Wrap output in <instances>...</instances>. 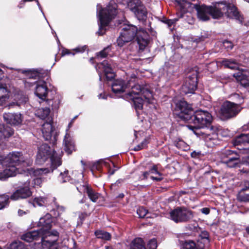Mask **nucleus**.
<instances>
[{
	"mask_svg": "<svg viewBox=\"0 0 249 249\" xmlns=\"http://www.w3.org/2000/svg\"><path fill=\"white\" fill-rule=\"evenodd\" d=\"M221 64L225 67L232 70L238 69L239 63L234 59H225L221 61Z\"/></svg>",
	"mask_w": 249,
	"mask_h": 249,
	"instance_id": "nucleus-29",
	"label": "nucleus"
},
{
	"mask_svg": "<svg viewBox=\"0 0 249 249\" xmlns=\"http://www.w3.org/2000/svg\"><path fill=\"white\" fill-rule=\"evenodd\" d=\"M201 212L202 213L205 214H208L210 212V210L208 208H203L201 209Z\"/></svg>",
	"mask_w": 249,
	"mask_h": 249,
	"instance_id": "nucleus-60",
	"label": "nucleus"
},
{
	"mask_svg": "<svg viewBox=\"0 0 249 249\" xmlns=\"http://www.w3.org/2000/svg\"><path fill=\"white\" fill-rule=\"evenodd\" d=\"M84 192L86 193L89 199L94 202H96L97 199L100 197V195L96 192L89 185H86L83 186Z\"/></svg>",
	"mask_w": 249,
	"mask_h": 249,
	"instance_id": "nucleus-25",
	"label": "nucleus"
},
{
	"mask_svg": "<svg viewBox=\"0 0 249 249\" xmlns=\"http://www.w3.org/2000/svg\"><path fill=\"white\" fill-rule=\"evenodd\" d=\"M249 190V181L245 182V188L243 189V191Z\"/></svg>",
	"mask_w": 249,
	"mask_h": 249,
	"instance_id": "nucleus-62",
	"label": "nucleus"
},
{
	"mask_svg": "<svg viewBox=\"0 0 249 249\" xmlns=\"http://www.w3.org/2000/svg\"><path fill=\"white\" fill-rule=\"evenodd\" d=\"M8 196L5 195L0 196V210L4 208L8 204Z\"/></svg>",
	"mask_w": 249,
	"mask_h": 249,
	"instance_id": "nucleus-41",
	"label": "nucleus"
},
{
	"mask_svg": "<svg viewBox=\"0 0 249 249\" xmlns=\"http://www.w3.org/2000/svg\"><path fill=\"white\" fill-rule=\"evenodd\" d=\"M112 90L115 93H121L124 91L126 88H130L131 90L125 95L128 100L132 101L134 107L138 113L143 107L144 101L151 103L153 99V93L147 87H142L138 83V78L132 76L126 85L120 79L115 80L111 85Z\"/></svg>",
	"mask_w": 249,
	"mask_h": 249,
	"instance_id": "nucleus-1",
	"label": "nucleus"
},
{
	"mask_svg": "<svg viewBox=\"0 0 249 249\" xmlns=\"http://www.w3.org/2000/svg\"><path fill=\"white\" fill-rule=\"evenodd\" d=\"M17 101L16 102H12L10 103L9 105V108H10L11 107L17 105L18 106H20L21 105H22L23 104H26L28 101V97L25 95H18V96L16 97Z\"/></svg>",
	"mask_w": 249,
	"mask_h": 249,
	"instance_id": "nucleus-30",
	"label": "nucleus"
},
{
	"mask_svg": "<svg viewBox=\"0 0 249 249\" xmlns=\"http://www.w3.org/2000/svg\"><path fill=\"white\" fill-rule=\"evenodd\" d=\"M110 51V48L109 47H107L105 48H104L102 51L99 52L97 54V57L98 58H104L106 57L108 53Z\"/></svg>",
	"mask_w": 249,
	"mask_h": 249,
	"instance_id": "nucleus-42",
	"label": "nucleus"
},
{
	"mask_svg": "<svg viewBox=\"0 0 249 249\" xmlns=\"http://www.w3.org/2000/svg\"><path fill=\"white\" fill-rule=\"evenodd\" d=\"M48 92V89L45 81L37 82L35 90L36 95L40 99L46 98Z\"/></svg>",
	"mask_w": 249,
	"mask_h": 249,
	"instance_id": "nucleus-21",
	"label": "nucleus"
},
{
	"mask_svg": "<svg viewBox=\"0 0 249 249\" xmlns=\"http://www.w3.org/2000/svg\"><path fill=\"white\" fill-rule=\"evenodd\" d=\"M148 172H149L150 174H156V175H159V177H154V176H151V178L154 180H156V181H160L162 179V178L161 177L162 176V174L160 173L159 171H158V166L157 165H154L152 166V168H151L148 171Z\"/></svg>",
	"mask_w": 249,
	"mask_h": 249,
	"instance_id": "nucleus-33",
	"label": "nucleus"
},
{
	"mask_svg": "<svg viewBox=\"0 0 249 249\" xmlns=\"http://www.w3.org/2000/svg\"><path fill=\"white\" fill-rule=\"evenodd\" d=\"M50 112V108L46 107L38 109L36 111V114L41 119H45L49 116Z\"/></svg>",
	"mask_w": 249,
	"mask_h": 249,
	"instance_id": "nucleus-32",
	"label": "nucleus"
},
{
	"mask_svg": "<svg viewBox=\"0 0 249 249\" xmlns=\"http://www.w3.org/2000/svg\"><path fill=\"white\" fill-rule=\"evenodd\" d=\"M116 67V64L112 61L105 60L102 63L98 64L96 66V70L98 71L99 79L101 80V72L98 71L99 69H102L105 73L107 80H111L115 77V73L113 71V69Z\"/></svg>",
	"mask_w": 249,
	"mask_h": 249,
	"instance_id": "nucleus-14",
	"label": "nucleus"
},
{
	"mask_svg": "<svg viewBox=\"0 0 249 249\" xmlns=\"http://www.w3.org/2000/svg\"><path fill=\"white\" fill-rule=\"evenodd\" d=\"M222 162L229 168L241 167V160L239 156L236 152L226 150L223 151L221 155Z\"/></svg>",
	"mask_w": 249,
	"mask_h": 249,
	"instance_id": "nucleus-11",
	"label": "nucleus"
},
{
	"mask_svg": "<svg viewBox=\"0 0 249 249\" xmlns=\"http://www.w3.org/2000/svg\"><path fill=\"white\" fill-rule=\"evenodd\" d=\"M3 119L7 123L14 125L20 124L22 121L20 113H5L3 114Z\"/></svg>",
	"mask_w": 249,
	"mask_h": 249,
	"instance_id": "nucleus-20",
	"label": "nucleus"
},
{
	"mask_svg": "<svg viewBox=\"0 0 249 249\" xmlns=\"http://www.w3.org/2000/svg\"><path fill=\"white\" fill-rule=\"evenodd\" d=\"M53 128L51 122H46L42 125V135L46 141L51 139L53 135Z\"/></svg>",
	"mask_w": 249,
	"mask_h": 249,
	"instance_id": "nucleus-23",
	"label": "nucleus"
},
{
	"mask_svg": "<svg viewBox=\"0 0 249 249\" xmlns=\"http://www.w3.org/2000/svg\"><path fill=\"white\" fill-rule=\"evenodd\" d=\"M233 75L243 87H249V71H239Z\"/></svg>",
	"mask_w": 249,
	"mask_h": 249,
	"instance_id": "nucleus-19",
	"label": "nucleus"
},
{
	"mask_svg": "<svg viewBox=\"0 0 249 249\" xmlns=\"http://www.w3.org/2000/svg\"><path fill=\"white\" fill-rule=\"evenodd\" d=\"M9 177L7 172L5 170H3L2 172H0V180H5Z\"/></svg>",
	"mask_w": 249,
	"mask_h": 249,
	"instance_id": "nucleus-54",
	"label": "nucleus"
},
{
	"mask_svg": "<svg viewBox=\"0 0 249 249\" xmlns=\"http://www.w3.org/2000/svg\"><path fill=\"white\" fill-rule=\"evenodd\" d=\"M137 213L140 218H148V210L143 207H139L137 210Z\"/></svg>",
	"mask_w": 249,
	"mask_h": 249,
	"instance_id": "nucleus-39",
	"label": "nucleus"
},
{
	"mask_svg": "<svg viewBox=\"0 0 249 249\" xmlns=\"http://www.w3.org/2000/svg\"><path fill=\"white\" fill-rule=\"evenodd\" d=\"M53 206L54 208L51 212L53 213V214L55 217H59L65 211V208L58 204V203L56 201L55 198H53Z\"/></svg>",
	"mask_w": 249,
	"mask_h": 249,
	"instance_id": "nucleus-27",
	"label": "nucleus"
},
{
	"mask_svg": "<svg viewBox=\"0 0 249 249\" xmlns=\"http://www.w3.org/2000/svg\"><path fill=\"white\" fill-rule=\"evenodd\" d=\"M184 249H204L203 248L198 249L196 243L191 240L186 241L183 245Z\"/></svg>",
	"mask_w": 249,
	"mask_h": 249,
	"instance_id": "nucleus-40",
	"label": "nucleus"
},
{
	"mask_svg": "<svg viewBox=\"0 0 249 249\" xmlns=\"http://www.w3.org/2000/svg\"><path fill=\"white\" fill-rule=\"evenodd\" d=\"M138 44L139 45L140 50H143L146 46L148 45V40L147 37H143L142 36H138L137 38Z\"/></svg>",
	"mask_w": 249,
	"mask_h": 249,
	"instance_id": "nucleus-35",
	"label": "nucleus"
},
{
	"mask_svg": "<svg viewBox=\"0 0 249 249\" xmlns=\"http://www.w3.org/2000/svg\"><path fill=\"white\" fill-rule=\"evenodd\" d=\"M200 155V152H196L195 151L192 152L191 154V157L194 158H198Z\"/></svg>",
	"mask_w": 249,
	"mask_h": 249,
	"instance_id": "nucleus-57",
	"label": "nucleus"
},
{
	"mask_svg": "<svg viewBox=\"0 0 249 249\" xmlns=\"http://www.w3.org/2000/svg\"><path fill=\"white\" fill-rule=\"evenodd\" d=\"M95 235L97 238L105 240H109L111 238L110 234L104 231H97L95 232Z\"/></svg>",
	"mask_w": 249,
	"mask_h": 249,
	"instance_id": "nucleus-34",
	"label": "nucleus"
},
{
	"mask_svg": "<svg viewBox=\"0 0 249 249\" xmlns=\"http://www.w3.org/2000/svg\"><path fill=\"white\" fill-rule=\"evenodd\" d=\"M197 88V74L194 73L189 74L186 78L183 89L184 91L187 93H193Z\"/></svg>",
	"mask_w": 249,
	"mask_h": 249,
	"instance_id": "nucleus-16",
	"label": "nucleus"
},
{
	"mask_svg": "<svg viewBox=\"0 0 249 249\" xmlns=\"http://www.w3.org/2000/svg\"><path fill=\"white\" fill-rule=\"evenodd\" d=\"M87 49V47L86 46L82 47H77L76 48L75 50L77 53H82L84 52L86 49Z\"/></svg>",
	"mask_w": 249,
	"mask_h": 249,
	"instance_id": "nucleus-58",
	"label": "nucleus"
},
{
	"mask_svg": "<svg viewBox=\"0 0 249 249\" xmlns=\"http://www.w3.org/2000/svg\"><path fill=\"white\" fill-rule=\"evenodd\" d=\"M93 168H95L96 169L99 170L100 167V161H98L94 163V164L93 165Z\"/></svg>",
	"mask_w": 249,
	"mask_h": 249,
	"instance_id": "nucleus-61",
	"label": "nucleus"
},
{
	"mask_svg": "<svg viewBox=\"0 0 249 249\" xmlns=\"http://www.w3.org/2000/svg\"><path fill=\"white\" fill-rule=\"evenodd\" d=\"M65 150L68 154H71L74 150V144L70 134L66 133L64 139Z\"/></svg>",
	"mask_w": 249,
	"mask_h": 249,
	"instance_id": "nucleus-24",
	"label": "nucleus"
},
{
	"mask_svg": "<svg viewBox=\"0 0 249 249\" xmlns=\"http://www.w3.org/2000/svg\"><path fill=\"white\" fill-rule=\"evenodd\" d=\"M239 104L226 101L222 105L220 110V117L222 120H227L235 117L242 110Z\"/></svg>",
	"mask_w": 249,
	"mask_h": 249,
	"instance_id": "nucleus-8",
	"label": "nucleus"
},
{
	"mask_svg": "<svg viewBox=\"0 0 249 249\" xmlns=\"http://www.w3.org/2000/svg\"><path fill=\"white\" fill-rule=\"evenodd\" d=\"M170 216L177 223H186L194 217V212L185 207H177L170 212Z\"/></svg>",
	"mask_w": 249,
	"mask_h": 249,
	"instance_id": "nucleus-9",
	"label": "nucleus"
},
{
	"mask_svg": "<svg viewBox=\"0 0 249 249\" xmlns=\"http://www.w3.org/2000/svg\"><path fill=\"white\" fill-rule=\"evenodd\" d=\"M193 112L192 107L186 101L180 100L176 104L174 114L181 120L186 122L190 121Z\"/></svg>",
	"mask_w": 249,
	"mask_h": 249,
	"instance_id": "nucleus-10",
	"label": "nucleus"
},
{
	"mask_svg": "<svg viewBox=\"0 0 249 249\" xmlns=\"http://www.w3.org/2000/svg\"><path fill=\"white\" fill-rule=\"evenodd\" d=\"M148 143V142L147 140L145 139L140 144H138L134 148V150L137 151L144 148L145 147H146Z\"/></svg>",
	"mask_w": 249,
	"mask_h": 249,
	"instance_id": "nucleus-47",
	"label": "nucleus"
},
{
	"mask_svg": "<svg viewBox=\"0 0 249 249\" xmlns=\"http://www.w3.org/2000/svg\"><path fill=\"white\" fill-rule=\"evenodd\" d=\"M232 142L233 145L235 146L242 145L246 146L247 144H249V134H242L239 136L236 137L232 140ZM242 148L244 149L249 150V147H243Z\"/></svg>",
	"mask_w": 249,
	"mask_h": 249,
	"instance_id": "nucleus-22",
	"label": "nucleus"
},
{
	"mask_svg": "<svg viewBox=\"0 0 249 249\" xmlns=\"http://www.w3.org/2000/svg\"><path fill=\"white\" fill-rule=\"evenodd\" d=\"M68 170H65L64 172H61L58 177V180L61 183L66 182L71 179V177L68 175Z\"/></svg>",
	"mask_w": 249,
	"mask_h": 249,
	"instance_id": "nucleus-36",
	"label": "nucleus"
},
{
	"mask_svg": "<svg viewBox=\"0 0 249 249\" xmlns=\"http://www.w3.org/2000/svg\"><path fill=\"white\" fill-rule=\"evenodd\" d=\"M175 145L178 149L184 151L186 150L188 147V145L183 141L182 140H179L176 142Z\"/></svg>",
	"mask_w": 249,
	"mask_h": 249,
	"instance_id": "nucleus-44",
	"label": "nucleus"
},
{
	"mask_svg": "<svg viewBox=\"0 0 249 249\" xmlns=\"http://www.w3.org/2000/svg\"><path fill=\"white\" fill-rule=\"evenodd\" d=\"M123 180L122 179H119L117 180L116 182L112 184L110 186L111 189L115 190L117 187H119L121 183L123 182Z\"/></svg>",
	"mask_w": 249,
	"mask_h": 249,
	"instance_id": "nucleus-52",
	"label": "nucleus"
},
{
	"mask_svg": "<svg viewBox=\"0 0 249 249\" xmlns=\"http://www.w3.org/2000/svg\"><path fill=\"white\" fill-rule=\"evenodd\" d=\"M87 214L85 213H82L79 215V218L81 221H83L85 218Z\"/></svg>",
	"mask_w": 249,
	"mask_h": 249,
	"instance_id": "nucleus-63",
	"label": "nucleus"
},
{
	"mask_svg": "<svg viewBox=\"0 0 249 249\" xmlns=\"http://www.w3.org/2000/svg\"><path fill=\"white\" fill-rule=\"evenodd\" d=\"M13 134V131L11 127L0 124V141L9 137Z\"/></svg>",
	"mask_w": 249,
	"mask_h": 249,
	"instance_id": "nucleus-26",
	"label": "nucleus"
},
{
	"mask_svg": "<svg viewBox=\"0 0 249 249\" xmlns=\"http://www.w3.org/2000/svg\"><path fill=\"white\" fill-rule=\"evenodd\" d=\"M239 172L240 173L247 174L249 172V169H240V170H239Z\"/></svg>",
	"mask_w": 249,
	"mask_h": 249,
	"instance_id": "nucleus-64",
	"label": "nucleus"
},
{
	"mask_svg": "<svg viewBox=\"0 0 249 249\" xmlns=\"http://www.w3.org/2000/svg\"><path fill=\"white\" fill-rule=\"evenodd\" d=\"M150 175V173L148 171L143 172L142 175L140 177V179L141 180H145L147 179L148 177Z\"/></svg>",
	"mask_w": 249,
	"mask_h": 249,
	"instance_id": "nucleus-56",
	"label": "nucleus"
},
{
	"mask_svg": "<svg viewBox=\"0 0 249 249\" xmlns=\"http://www.w3.org/2000/svg\"><path fill=\"white\" fill-rule=\"evenodd\" d=\"M59 233L55 231L54 234V239L50 240L48 239V237H44L40 235L39 231H33L28 232L21 236V239L27 242H31L34 240H37L40 238H41V243L43 248H49V249H59L57 244V241L58 239ZM51 236L49 235V237Z\"/></svg>",
	"mask_w": 249,
	"mask_h": 249,
	"instance_id": "nucleus-6",
	"label": "nucleus"
},
{
	"mask_svg": "<svg viewBox=\"0 0 249 249\" xmlns=\"http://www.w3.org/2000/svg\"><path fill=\"white\" fill-rule=\"evenodd\" d=\"M47 102L49 105L51 106L52 109H56L59 107L60 101L58 97H55L53 100H48Z\"/></svg>",
	"mask_w": 249,
	"mask_h": 249,
	"instance_id": "nucleus-37",
	"label": "nucleus"
},
{
	"mask_svg": "<svg viewBox=\"0 0 249 249\" xmlns=\"http://www.w3.org/2000/svg\"><path fill=\"white\" fill-rule=\"evenodd\" d=\"M30 181L28 180L24 183L23 187L19 188L11 196L10 199L17 200L19 199H24L32 196V192L30 189Z\"/></svg>",
	"mask_w": 249,
	"mask_h": 249,
	"instance_id": "nucleus-15",
	"label": "nucleus"
},
{
	"mask_svg": "<svg viewBox=\"0 0 249 249\" xmlns=\"http://www.w3.org/2000/svg\"><path fill=\"white\" fill-rule=\"evenodd\" d=\"M129 249H146L142 239L141 238L134 239L130 245Z\"/></svg>",
	"mask_w": 249,
	"mask_h": 249,
	"instance_id": "nucleus-28",
	"label": "nucleus"
},
{
	"mask_svg": "<svg viewBox=\"0 0 249 249\" xmlns=\"http://www.w3.org/2000/svg\"><path fill=\"white\" fill-rule=\"evenodd\" d=\"M9 96H2L0 97V106H3L8 100Z\"/></svg>",
	"mask_w": 249,
	"mask_h": 249,
	"instance_id": "nucleus-55",
	"label": "nucleus"
},
{
	"mask_svg": "<svg viewBox=\"0 0 249 249\" xmlns=\"http://www.w3.org/2000/svg\"><path fill=\"white\" fill-rule=\"evenodd\" d=\"M48 198L44 197L35 198L34 200V205L37 204L39 206H46L48 204Z\"/></svg>",
	"mask_w": 249,
	"mask_h": 249,
	"instance_id": "nucleus-38",
	"label": "nucleus"
},
{
	"mask_svg": "<svg viewBox=\"0 0 249 249\" xmlns=\"http://www.w3.org/2000/svg\"><path fill=\"white\" fill-rule=\"evenodd\" d=\"M5 166V170L7 172L9 177L15 176L19 173L18 168L14 165H3Z\"/></svg>",
	"mask_w": 249,
	"mask_h": 249,
	"instance_id": "nucleus-31",
	"label": "nucleus"
},
{
	"mask_svg": "<svg viewBox=\"0 0 249 249\" xmlns=\"http://www.w3.org/2000/svg\"><path fill=\"white\" fill-rule=\"evenodd\" d=\"M121 31L117 39L118 46L123 47L135 38L138 31L137 27L131 24L123 23L121 26Z\"/></svg>",
	"mask_w": 249,
	"mask_h": 249,
	"instance_id": "nucleus-7",
	"label": "nucleus"
},
{
	"mask_svg": "<svg viewBox=\"0 0 249 249\" xmlns=\"http://www.w3.org/2000/svg\"><path fill=\"white\" fill-rule=\"evenodd\" d=\"M197 11V17L203 21L210 19V16L213 18H218L225 14L228 18L239 21L240 23L243 21V17L240 15L237 8L231 4H227L225 2H219L214 7L205 5H193Z\"/></svg>",
	"mask_w": 249,
	"mask_h": 249,
	"instance_id": "nucleus-2",
	"label": "nucleus"
},
{
	"mask_svg": "<svg viewBox=\"0 0 249 249\" xmlns=\"http://www.w3.org/2000/svg\"><path fill=\"white\" fill-rule=\"evenodd\" d=\"M9 91L5 84H0V97L2 96H9Z\"/></svg>",
	"mask_w": 249,
	"mask_h": 249,
	"instance_id": "nucleus-43",
	"label": "nucleus"
},
{
	"mask_svg": "<svg viewBox=\"0 0 249 249\" xmlns=\"http://www.w3.org/2000/svg\"><path fill=\"white\" fill-rule=\"evenodd\" d=\"M51 171L48 168H37L34 170V175L35 176H39L33 180V184L35 186L41 187L43 182L46 181V178L43 177V175L49 173Z\"/></svg>",
	"mask_w": 249,
	"mask_h": 249,
	"instance_id": "nucleus-18",
	"label": "nucleus"
},
{
	"mask_svg": "<svg viewBox=\"0 0 249 249\" xmlns=\"http://www.w3.org/2000/svg\"><path fill=\"white\" fill-rule=\"evenodd\" d=\"M179 8V6H177V8L178 10H179V12H177V16H178V18H175L173 19H167V20H166L164 22L167 24L169 27L172 26V25H173L174 24H175L177 21H178V19L180 18V15L179 14H178V13H180L181 12V11L178 8Z\"/></svg>",
	"mask_w": 249,
	"mask_h": 249,
	"instance_id": "nucleus-45",
	"label": "nucleus"
},
{
	"mask_svg": "<svg viewBox=\"0 0 249 249\" xmlns=\"http://www.w3.org/2000/svg\"><path fill=\"white\" fill-rule=\"evenodd\" d=\"M39 73L37 71H34L33 72H31V71L28 72V75L29 76V78H33L35 79H36L38 77H39Z\"/></svg>",
	"mask_w": 249,
	"mask_h": 249,
	"instance_id": "nucleus-50",
	"label": "nucleus"
},
{
	"mask_svg": "<svg viewBox=\"0 0 249 249\" xmlns=\"http://www.w3.org/2000/svg\"><path fill=\"white\" fill-rule=\"evenodd\" d=\"M50 147L46 143L42 144L38 148V153L36 155V162L39 164H43L46 160L50 158L51 161V172H52L57 167L59 166L62 161L60 158L57 156L55 151L51 154Z\"/></svg>",
	"mask_w": 249,
	"mask_h": 249,
	"instance_id": "nucleus-5",
	"label": "nucleus"
},
{
	"mask_svg": "<svg viewBox=\"0 0 249 249\" xmlns=\"http://www.w3.org/2000/svg\"><path fill=\"white\" fill-rule=\"evenodd\" d=\"M201 236L202 237V239H207V240H208L209 234L207 231H205L202 232L201 233Z\"/></svg>",
	"mask_w": 249,
	"mask_h": 249,
	"instance_id": "nucleus-59",
	"label": "nucleus"
},
{
	"mask_svg": "<svg viewBox=\"0 0 249 249\" xmlns=\"http://www.w3.org/2000/svg\"><path fill=\"white\" fill-rule=\"evenodd\" d=\"M52 216L49 213L46 214L44 216L41 217L38 222L37 226L41 227L40 229L37 230L39 231L40 235L44 237H50L48 239L53 240L54 239V234L56 231H53V233H50L49 230L52 227Z\"/></svg>",
	"mask_w": 249,
	"mask_h": 249,
	"instance_id": "nucleus-12",
	"label": "nucleus"
},
{
	"mask_svg": "<svg viewBox=\"0 0 249 249\" xmlns=\"http://www.w3.org/2000/svg\"><path fill=\"white\" fill-rule=\"evenodd\" d=\"M238 199L240 201L247 202L249 201V194H240L238 196Z\"/></svg>",
	"mask_w": 249,
	"mask_h": 249,
	"instance_id": "nucleus-48",
	"label": "nucleus"
},
{
	"mask_svg": "<svg viewBox=\"0 0 249 249\" xmlns=\"http://www.w3.org/2000/svg\"><path fill=\"white\" fill-rule=\"evenodd\" d=\"M130 54H127V52L126 51H123L120 54V57L124 61H126L129 57Z\"/></svg>",
	"mask_w": 249,
	"mask_h": 249,
	"instance_id": "nucleus-53",
	"label": "nucleus"
},
{
	"mask_svg": "<svg viewBox=\"0 0 249 249\" xmlns=\"http://www.w3.org/2000/svg\"><path fill=\"white\" fill-rule=\"evenodd\" d=\"M23 161V158L19 152H12L9 153L6 157H3L2 165H11L17 167Z\"/></svg>",
	"mask_w": 249,
	"mask_h": 249,
	"instance_id": "nucleus-17",
	"label": "nucleus"
},
{
	"mask_svg": "<svg viewBox=\"0 0 249 249\" xmlns=\"http://www.w3.org/2000/svg\"><path fill=\"white\" fill-rule=\"evenodd\" d=\"M149 249H156L157 247V240L155 239L150 240L148 244Z\"/></svg>",
	"mask_w": 249,
	"mask_h": 249,
	"instance_id": "nucleus-49",
	"label": "nucleus"
},
{
	"mask_svg": "<svg viewBox=\"0 0 249 249\" xmlns=\"http://www.w3.org/2000/svg\"><path fill=\"white\" fill-rule=\"evenodd\" d=\"M127 6L138 20H145L147 17L145 7L140 0H129Z\"/></svg>",
	"mask_w": 249,
	"mask_h": 249,
	"instance_id": "nucleus-13",
	"label": "nucleus"
},
{
	"mask_svg": "<svg viewBox=\"0 0 249 249\" xmlns=\"http://www.w3.org/2000/svg\"><path fill=\"white\" fill-rule=\"evenodd\" d=\"M21 243L20 241H14L9 245L8 249H21Z\"/></svg>",
	"mask_w": 249,
	"mask_h": 249,
	"instance_id": "nucleus-46",
	"label": "nucleus"
},
{
	"mask_svg": "<svg viewBox=\"0 0 249 249\" xmlns=\"http://www.w3.org/2000/svg\"><path fill=\"white\" fill-rule=\"evenodd\" d=\"M213 120L212 115L208 111L203 110H197L193 112L192 119L188 121L193 123L194 125H188V128L193 131L195 134H197L196 130L199 129L207 127L211 130L213 129L212 126H210Z\"/></svg>",
	"mask_w": 249,
	"mask_h": 249,
	"instance_id": "nucleus-4",
	"label": "nucleus"
},
{
	"mask_svg": "<svg viewBox=\"0 0 249 249\" xmlns=\"http://www.w3.org/2000/svg\"><path fill=\"white\" fill-rule=\"evenodd\" d=\"M118 14L117 4L113 0L109 1L108 5L102 8L99 12L100 20L99 28L97 32L99 35H103L105 33V28L114 19Z\"/></svg>",
	"mask_w": 249,
	"mask_h": 249,
	"instance_id": "nucleus-3",
	"label": "nucleus"
},
{
	"mask_svg": "<svg viewBox=\"0 0 249 249\" xmlns=\"http://www.w3.org/2000/svg\"><path fill=\"white\" fill-rule=\"evenodd\" d=\"M223 44L224 47L227 49H232L233 48V44L231 42L228 41L227 40H225L223 42Z\"/></svg>",
	"mask_w": 249,
	"mask_h": 249,
	"instance_id": "nucleus-51",
	"label": "nucleus"
}]
</instances>
